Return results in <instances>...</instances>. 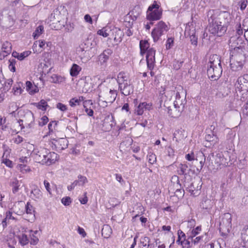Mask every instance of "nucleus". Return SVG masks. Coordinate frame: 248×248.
Segmentation results:
<instances>
[{"label":"nucleus","mask_w":248,"mask_h":248,"mask_svg":"<svg viewBox=\"0 0 248 248\" xmlns=\"http://www.w3.org/2000/svg\"><path fill=\"white\" fill-rule=\"evenodd\" d=\"M42 192L38 187L34 188L31 192L30 197L35 201L40 200L42 198Z\"/></svg>","instance_id":"obj_26"},{"label":"nucleus","mask_w":248,"mask_h":248,"mask_svg":"<svg viewBox=\"0 0 248 248\" xmlns=\"http://www.w3.org/2000/svg\"><path fill=\"white\" fill-rule=\"evenodd\" d=\"M82 68L78 65L74 63L70 70V74L72 77H77L81 71Z\"/></svg>","instance_id":"obj_33"},{"label":"nucleus","mask_w":248,"mask_h":248,"mask_svg":"<svg viewBox=\"0 0 248 248\" xmlns=\"http://www.w3.org/2000/svg\"><path fill=\"white\" fill-rule=\"evenodd\" d=\"M174 44V38L172 37L168 38L166 41V48L167 49L171 48Z\"/></svg>","instance_id":"obj_52"},{"label":"nucleus","mask_w":248,"mask_h":248,"mask_svg":"<svg viewBox=\"0 0 248 248\" xmlns=\"http://www.w3.org/2000/svg\"><path fill=\"white\" fill-rule=\"evenodd\" d=\"M246 101L247 102L244 104L242 108L241 115L243 118L248 120V97Z\"/></svg>","instance_id":"obj_40"},{"label":"nucleus","mask_w":248,"mask_h":248,"mask_svg":"<svg viewBox=\"0 0 248 248\" xmlns=\"http://www.w3.org/2000/svg\"><path fill=\"white\" fill-rule=\"evenodd\" d=\"M46 159V163L45 164L47 165H50L53 163H54L58 159V155L54 152H49L47 150V155L45 157Z\"/></svg>","instance_id":"obj_22"},{"label":"nucleus","mask_w":248,"mask_h":248,"mask_svg":"<svg viewBox=\"0 0 248 248\" xmlns=\"http://www.w3.org/2000/svg\"><path fill=\"white\" fill-rule=\"evenodd\" d=\"M44 184L47 192L49 193V195H51L52 193L49 183L46 180H44Z\"/></svg>","instance_id":"obj_57"},{"label":"nucleus","mask_w":248,"mask_h":248,"mask_svg":"<svg viewBox=\"0 0 248 248\" xmlns=\"http://www.w3.org/2000/svg\"><path fill=\"white\" fill-rule=\"evenodd\" d=\"M235 37H231L230 44L233 49L231 51L230 60L234 63L236 61L244 62L247 57H248V46L242 43L239 37L235 43Z\"/></svg>","instance_id":"obj_1"},{"label":"nucleus","mask_w":248,"mask_h":248,"mask_svg":"<svg viewBox=\"0 0 248 248\" xmlns=\"http://www.w3.org/2000/svg\"><path fill=\"white\" fill-rule=\"evenodd\" d=\"M169 30V27L163 21H159L152 30L151 36L154 42L158 41L161 36L165 34Z\"/></svg>","instance_id":"obj_10"},{"label":"nucleus","mask_w":248,"mask_h":248,"mask_svg":"<svg viewBox=\"0 0 248 248\" xmlns=\"http://www.w3.org/2000/svg\"><path fill=\"white\" fill-rule=\"evenodd\" d=\"M78 179L76 180L78 183V186H83L84 184L88 183V180L85 176L79 175L78 177Z\"/></svg>","instance_id":"obj_47"},{"label":"nucleus","mask_w":248,"mask_h":248,"mask_svg":"<svg viewBox=\"0 0 248 248\" xmlns=\"http://www.w3.org/2000/svg\"><path fill=\"white\" fill-rule=\"evenodd\" d=\"M12 48L11 43L8 41L3 42L2 46V51L0 53V59H2L10 54L12 51Z\"/></svg>","instance_id":"obj_19"},{"label":"nucleus","mask_w":248,"mask_h":248,"mask_svg":"<svg viewBox=\"0 0 248 248\" xmlns=\"http://www.w3.org/2000/svg\"><path fill=\"white\" fill-rule=\"evenodd\" d=\"M116 80L121 93L125 96L129 95L132 91V86L128 75L121 72L118 74Z\"/></svg>","instance_id":"obj_4"},{"label":"nucleus","mask_w":248,"mask_h":248,"mask_svg":"<svg viewBox=\"0 0 248 248\" xmlns=\"http://www.w3.org/2000/svg\"><path fill=\"white\" fill-rule=\"evenodd\" d=\"M185 36L189 37L191 44L196 46L197 45L198 37L196 35V30L194 27H191L187 26L185 30Z\"/></svg>","instance_id":"obj_15"},{"label":"nucleus","mask_w":248,"mask_h":248,"mask_svg":"<svg viewBox=\"0 0 248 248\" xmlns=\"http://www.w3.org/2000/svg\"><path fill=\"white\" fill-rule=\"evenodd\" d=\"M215 158V163L217 164H220L222 163L223 157V155L221 153H217L214 157Z\"/></svg>","instance_id":"obj_51"},{"label":"nucleus","mask_w":248,"mask_h":248,"mask_svg":"<svg viewBox=\"0 0 248 248\" xmlns=\"http://www.w3.org/2000/svg\"><path fill=\"white\" fill-rule=\"evenodd\" d=\"M236 28V34L239 36L238 37L240 38L239 36H241V35H242L243 33V29L241 27L240 24H237ZM234 37L236 38L235 41V42L236 43L237 42L236 40H237V38H238V37H236V36H234ZM239 39L242 40V39L241 38H239Z\"/></svg>","instance_id":"obj_50"},{"label":"nucleus","mask_w":248,"mask_h":248,"mask_svg":"<svg viewBox=\"0 0 248 248\" xmlns=\"http://www.w3.org/2000/svg\"><path fill=\"white\" fill-rule=\"evenodd\" d=\"M140 53L142 55L145 54L150 48V44L147 40H141L140 42Z\"/></svg>","instance_id":"obj_31"},{"label":"nucleus","mask_w":248,"mask_h":248,"mask_svg":"<svg viewBox=\"0 0 248 248\" xmlns=\"http://www.w3.org/2000/svg\"><path fill=\"white\" fill-rule=\"evenodd\" d=\"M188 166L186 164H180L178 167L177 172L179 175L186 174Z\"/></svg>","instance_id":"obj_39"},{"label":"nucleus","mask_w":248,"mask_h":248,"mask_svg":"<svg viewBox=\"0 0 248 248\" xmlns=\"http://www.w3.org/2000/svg\"><path fill=\"white\" fill-rule=\"evenodd\" d=\"M61 202L64 205L68 206L71 203L72 200L70 197H65L62 199Z\"/></svg>","instance_id":"obj_53"},{"label":"nucleus","mask_w":248,"mask_h":248,"mask_svg":"<svg viewBox=\"0 0 248 248\" xmlns=\"http://www.w3.org/2000/svg\"><path fill=\"white\" fill-rule=\"evenodd\" d=\"M186 159L189 161H192L195 159V155L193 152H191L190 153H188L185 156Z\"/></svg>","instance_id":"obj_56"},{"label":"nucleus","mask_w":248,"mask_h":248,"mask_svg":"<svg viewBox=\"0 0 248 248\" xmlns=\"http://www.w3.org/2000/svg\"><path fill=\"white\" fill-rule=\"evenodd\" d=\"M47 155V149L45 148H40L39 150H34L32 152V155L35 162L45 164L46 159L45 157Z\"/></svg>","instance_id":"obj_13"},{"label":"nucleus","mask_w":248,"mask_h":248,"mask_svg":"<svg viewBox=\"0 0 248 248\" xmlns=\"http://www.w3.org/2000/svg\"><path fill=\"white\" fill-rule=\"evenodd\" d=\"M5 217L9 220L10 219L15 220L16 218L13 216V213L10 211H8L5 213Z\"/></svg>","instance_id":"obj_60"},{"label":"nucleus","mask_w":248,"mask_h":248,"mask_svg":"<svg viewBox=\"0 0 248 248\" xmlns=\"http://www.w3.org/2000/svg\"><path fill=\"white\" fill-rule=\"evenodd\" d=\"M50 79L51 81L54 83L60 84L65 81V78L64 77L56 74H53L51 76Z\"/></svg>","instance_id":"obj_34"},{"label":"nucleus","mask_w":248,"mask_h":248,"mask_svg":"<svg viewBox=\"0 0 248 248\" xmlns=\"http://www.w3.org/2000/svg\"><path fill=\"white\" fill-rule=\"evenodd\" d=\"M209 25L208 27L209 31L214 35L218 36L223 35L226 31V28L217 19H212L210 17H208Z\"/></svg>","instance_id":"obj_9"},{"label":"nucleus","mask_w":248,"mask_h":248,"mask_svg":"<svg viewBox=\"0 0 248 248\" xmlns=\"http://www.w3.org/2000/svg\"><path fill=\"white\" fill-rule=\"evenodd\" d=\"M11 186H12V192L14 194L17 193L19 190L20 185L19 181L16 178H15L12 180Z\"/></svg>","instance_id":"obj_36"},{"label":"nucleus","mask_w":248,"mask_h":248,"mask_svg":"<svg viewBox=\"0 0 248 248\" xmlns=\"http://www.w3.org/2000/svg\"><path fill=\"white\" fill-rule=\"evenodd\" d=\"M117 95V91L109 90L107 88L101 90L98 94V103L103 107L108 106V103H112Z\"/></svg>","instance_id":"obj_5"},{"label":"nucleus","mask_w":248,"mask_h":248,"mask_svg":"<svg viewBox=\"0 0 248 248\" xmlns=\"http://www.w3.org/2000/svg\"><path fill=\"white\" fill-rule=\"evenodd\" d=\"M151 108L152 105L150 103H140L135 109V113L138 115H141L145 110H150Z\"/></svg>","instance_id":"obj_21"},{"label":"nucleus","mask_w":248,"mask_h":248,"mask_svg":"<svg viewBox=\"0 0 248 248\" xmlns=\"http://www.w3.org/2000/svg\"><path fill=\"white\" fill-rule=\"evenodd\" d=\"M207 17H210L213 19H217L219 23L226 27V30L232 20V16L229 12L220 11L217 9L210 10L208 12Z\"/></svg>","instance_id":"obj_3"},{"label":"nucleus","mask_w":248,"mask_h":248,"mask_svg":"<svg viewBox=\"0 0 248 248\" xmlns=\"http://www.w3.org/2000/svg\"><path fill=\"white\" fill-rule=\"evenodd\" d=\"M112 233L110 227L108 225H104L102 229V235L104 238H108Z\"/></svg>","instance_id":"obj_35"},{"label":"nucleus","mask_w":248,"mask_h":248,"mask_svg":"<svg viewBox=\"0 0 248 248\" xmlns=\"http://www.w3.org/2000/svg\"><path fill=\"white\" fill-rule=\"evenodd\" d=\"M18 123L21 127V129H23L25 127L30 129L33 128L34 124L33 113L31 112L26 113L25 115V120H19Z\"/></svg>","instance_id":"obj_12"},{"label":"nucleus","mask_w":248,"mask_h":248,"mask_svg":"<svg viewBox=\"0 0 248 248\" xmlns=\"http://www.w3.org/2000/svg\"><path fill=\"white\" fill-rule=\"evenodd\" d=\"M232 215L229 213L224 214L220 222L219 231L222 235L226 236L230 232L232 229Z\"/></svg>","instance_id":"obj_11"},{"label":"nucleus","mask_w":248,"mask_h":248,"mask_svg":"<svg viewBox=\"0 0 248 248\" xmlns=\"http://www.w3.org/2000/svg\"><path fill=\"white\" fill-rule=\"evenodd\" d=\"M78 232L80 235L82 236V237H85L86 236V233L84 229L81 227H78Z\"/></svg>","instance_id":"obj_63"},{"label":"nucleus","mask_w":248,"mask_h":248,"mask_svg":"<svg viewBox=\"0 0 248 248\" xmlns=\"http://www.w3.org/2000/svg\"><path fill=\"white\" fill-rule=\"evenodd\" d=\"M196 225V221L194 219H190L187 221V227L191 229L194 228Z\"/></svg>","instance_id":"obj_58"},{"label":"nucleus","mask_w":248,"mask_h":248,"mask_svg":"<svg viewBox=\"0 0 248 248\" xmlns=\"http://www.w3.org/2000/svg\"><path fill=\"white\" fill-rule=\"evenodd\" d=\"M56 108L62 111H65L67 110V106L61 103H58L56 105Z\"/></svg>","instance_id":"obj_55"},{"label":"nucleus","mask_w":248,"mask_h":248,"mask_svg":"<svg viewBox=\"0 0 248 248\" xmlns=\"http://www.w3.org/2000/svg\"><path fill=\"white\" fill-rule=\"evenodd\" d=\"M111 53V51L110 49L105 50L103 53L99 56V60L101 62L105 63L108 60V55Z\"/></svg>","instance_id":"obj_37"},{"label":"nucleus","mask_w":248,"mask_h":248,"mask_svg":"<svg viewBox=\"0 0 248 248\" xmlns=\"http://www.w3.org/2000/svg\"><path fill=\"white\" fill-rule=\"evenodd\" d=\"M33 105L36 107L38 109L42 111H46L49 107L47 102L44 100L42 99L38 103H34Z\"/></svg>","instance_id":"obj_30"},{"label":"nucleus","mask_w":248,"mask_h":248,"mask_svg":"<svg viewBox=\"0 0 248 248\" xmlns=\"http://www.w3.org/2000/svg\"><path fill=\"white\" fill-rule=\"evenodd\" d=\"M31 54V51L29 50L24 51L21 53H19L16 51H13L12 53V56L17 59L19 61H22L25 58L29 56Z\"/></svg>","instance_id":"obj_27"},{"label":"nucleus","mask_w":248,"mask_h":248,"mask_svg":"<svg viewBox=\"0 0 248 248\" xmlns=\"http://www.w3.org/2000/svg\"><path fill=\"white\" fill-rule=\"evenodd\" d=\"M148 162L151 164H154L156 162V155L152 152H149L147 155Z\"/></svg>","instance_id":"obj_43"},{"label":"nucleus","mask_w":248,"mask_h":248,"mask_svg":"<svg viewBox=\"0 0 248 248\" xmlns=\"http://www.w3.org/2000/svg\"><path fill=\"white\" fill-rule=\"evenodd\" d=\"M110 32L111 30L110 28L108 27H105L100 30H99L97 31V34L103 36L104 37H107L109 35Z\"/></svg>","instance_id":"obj_38"},{"label":"nucleus","mask_w":248,"mask_h":248,"mask_svg":"<svg viewBox=\"0 0 248 248\" xmlns=\"http://www.w3.org/2000/svg\"><path fill=\"white\" fill-rule=\"evenodd\" d=\"M48 121V118L46 116H44L42 117L40 120L39 121V125L41 126H43L46 124Z\"/></svg>","instance_id":"obj_54"},{"label":"nucleus","mask_w":248,"mask_h":248,"mask_svg":"<svg viewBox=\"0 0 248 248\" xmlns=\"http://www.w3.org/2000/svg\"><path fill=\"white\" fill-rule=\"evenodd\" d=\"M218 141V138L214 133H211L205 136L204 144L206 147L211 148L215 146Z\"/></svg>","instance_id":"obj_16"},{"label":"nucleus","mask_w":248,"mask_h":248,"mask_svg":"<svg viewBox=\"0 0 248 248\" xmlns=\"http://www.w3.org/2000/svg\"><path fill=\"white\" fill-rule=\"evenodd\" d=\"M87 193H85L83 197H80L79 199L80 203L83 204H86L88 202V199L87 197Z\"/></svg>","instance_id":"obj_61"},{"label":"nucleus","mask_w":248,"mask_h":248,"mask_svg":"<svg viewBox=\"0 0 248 248\" xmlns=\"http://www.w3.org/2000/svg\"><path fill=\"white\" fill-rule=\"evenodd\" d=\"M78 186V183L77 180H75L70 185L67 186V189L69 191H71L77 186Z\"/></svg>","instance_id":"obj_64"},{"label":"nucleus","mask_w":248,"mask_h":248,"mask_svg":"<svg viewBox=\"0 0 248 248\" xmlns=\"http://www.w3.org/2000/svg\"><path fill=\"white\" fill-rule=\"evenodd\" d=\"M49 44V42H46L43 40L36 41L32 46V50L34 53H40L45 48V45L48 46Z\"/></svg>","instance_id":"obj_17"},{"label":"nucleus","mask_w":248,"mask_h":248,"mask_svg":"<svg viewBox=\"0 0 248 248\" xmlns=\"http://www.w3.org/2000/svg\"><path fill=\"white\" fill-rule=\"evenodd\" d=\"M26 90L30 94L33 95L39 92L38 87L30 81L26 82Z\"/></svg>","instance_id":"obj_23"},{"label":"nucleus","mask_w":248,"mask_h":248,"mask_svg":"<svg viewBox=\"0 0 248 248\" xmlns=\"http://www.w3.org/2000/svg\"><path fill=\"white\" fill-rule=\"evenodd\" d=\"M16 168L23 173H25L31 171L30 167L24 164H20L17 165Z\"/></svg>","instance_id":"obj_42"},{"label":"nucleus","mask_w":248,"mask_h":248,"mask_svg":"<svg viewBox=\"0 0 248 248\" xmlns=\"http://www.w3.org/2000/svg\"><path fill=\"white\" fill-rule=\"evenodd\" d=\"M235 87L240 92H245L242 94L241 100L243 102L246 101L248 97V74L239 77L235 83Z\"/></svg>","instance_id":"obj_8"},{"label":"nucleus","mask_w":248,"mask_h":248,"mask_svg":"<svg viewBox=\"0 0 248 248\" xmlns=\"http://www.w3.org/2000/svg\"><path fill=\"white\" fill-rule=\"evenodd\" d=\"M174 94L175 95V100L173 102L174 110L172 112L171 110L169 109L168 113L171 117L177 118L180 116L181 112L184 110L186 101V96H183L182 97L179 92H174Z\"/></svg>","instance_id":"obj_7"},{"label":"nucleus","mask_w":248,"mask_h":248,"mask_svg":"<svg viewBox=\"0 0 248 248\" xmlns=\"http://www.w3.org/2000/svg\"><path fill=\"white\" fill-rule=\"evenodd\" d=\"M9 68L11 71L14 72L16 71L15 64L16 63V61L14 59H11L9 60Z\"/></svg>","instance_id":"obj_49"},{"label":"nucleus","mask_w":248,"mask_h":248,"mask_svg":"<svg viewBox=\"0 0 248 248\" xmlns=\"http://www.w3.org/2000/svg\"><path fill=\"white\" fill-rule=\"evenodd\" d=\"M44 31V27L39 25L33 33V36L34 39H37Z\"/></svg>","instance_id":"obj_45"},{"label":"nucleus","mask_w":248,"mask_h":248,"mask_svg":"<svg viewBox=\"0 0 248 248\" xmlns=\"http://www.w3.org/2000/svg\"><path fill=\"white\" fill-rule=\"evenodd\" d=\"M85 81L84 82V85L83 88V92L85 93L91 91L92 89V85L91 83H88L90 78L88 77H85Z\"/></svg>","instance_id":"obj_41"},{"label":"nucleus","mask_w":248,"mask_h":248,"mask_svg":"<svg viewBox=\"0 0 248 248\" xmlns=\"http://www.w3.org/2000/svg\"><path fill=\"white\" fill-rule=\"evenodd\" d=\"M26 212L27 215H29V217H27V219L30 222H32L35 220V210L33 206L31 204L28 202L25 206Z\"/></svg>","instance_id":"obj_20"},{"label":"nucleus","mask_w":248,"mask_h":248,"mask_svg":"<svg viewBox=\"0 0 248 248\" xmlns=\"http://www.w3.org/2000/svg\"><path fill=\"white\" fill-rule=\"evenodd\" d=\"M244 62L236 61L234 63L230 60V66L232 70L233 71H239L241 70L244 65Z\"/></svg>","instance_id":"obj_32"},{"label":"nucleus","mask_w":248,"mask_h":248,"mask_svg":"<svg viewBox=\"0 0 248 248\" xmlns=\"http://www.w3.org/2000/svg\"><path fill=\"white\" fill-rule=\"evenodd\" d=\"M186 136L185 135V130L182 128L176 130L173 133V140L179 142L184 139Z\"/></svg>","instance_id":"obj_24"},{"label":"nucleus","mask_w":248,"mask_h":248,"mask_svg":"<svg viewBox=\"0 0 248 248\" xmlns=\"http://www.w3.org/2000/svg\"><path fill=\"white\" fill-rule=\"evenodd\" d=\"M201 231V226H197L195 228H192L191 230H190L187 233V234L188 235V239H192L196 235L199 234Z\"/></svg>","instance_id":"obj_29"},{"label":"nucleus","mask_w":248,"mask_h":248,"mask_svg":"<svg viewBox=\"0 0 248 248\" xmlns=\"http://www.w3.org/2000/svg\"><path fill=\"white\" fill-rule=\"evenodd\" d=\"M84 108H87L88 106L92 105L93 103L91 100H85L84 99V101L82 102Z\"/></svg>","instance_id":"obj_62"},{"label":"nucleus","mask_w":248,"mask_h":248,"mask_svg":"<svg viewBox=\"0 0 248 248\" xmlns=\"http://www.w3.org/2000/svg\"><path fill=\"white\" fill-rule=\"evenodd\" d=\"M222 72L220 57L217 54L211 55L209 58L207 70L208 77L215 80L221 76Z\"/></svg>","instance_id":"obj_2"},{"label":"nucleus","mask_w":248,"mask_h":248,"mask_svg":"<svg viewBox=\"0 0 248 248\" xmlns=\"http://www.w3.org/2000/svg\"><path fill=\"white\" fill-rule=\"evenodd\" d=\"M67 142L68 141L65 139L61 138L57 140H53L52 144L57 151H61L67 148Z\"/></svg>","instance_id":"obj_18"},{"label":"nucleus","mask_w":248,"mask_h":248,"mask_svg":"<svg viewBox=\"0 0 248 248\" xmlns=\"http://www.w3.org/2000/svg\"><path fill=\"white\" fill-rule=\"evenodd\" d=\"M146 62L147 67L150 70H152L155 65V50L153 48H149L146 52Z\"/></svg>","instance_id":"obj_14"},{"label":"nucleus","mask_w":248,"mask_h":248,"mask_svg":"<svg viewBox=\"0 0 248 248\" xmlns=\"http://www.w3.org/2000/svg\"><path fill=\"white\" fill-rule=\"evenodd\" d=\"M20 244L22 246L27 245L29 242V239L27 235L24 233H22L18 237Z\"/></svg>","instance_id":"obj_44"},{"label":"nucleus","mask_w":248,"mask_h":248,"mask_svg":"<svg viewBox=\"0 0 248 248\" xmlns=\"http://www.w3.org/2000/svg\"><path fill=\"white\" fill-rule=\"evenodd\" d=\"M243 29L245 31L244 37L248 41V18L244 20L243 23Z\"/></svg>","instance_id":"obj_46"},{"label":"nucleus","mask_w":248,"mask_h":248,"mask_svg":"<svg viewBox=\"0 0 248 248\" xmlns=\"http://www.w3.org/2000/svg\"><path fill=\"white\" fill-rule=\"evenodd\" d=\"M163 10L160 4L156 1L151 4L146 11V19L150 21V24L153 25L154 21L160 20L162 16Z\"/></svg>","instance_id":"obj_6"},{"label":"nucleus","mask_w":248,"mask_h":248,"mask_svg":"<svg viewBox=\"0 0 248 248\" xmlns=\"http://www.w3.org/2000/svg\"><path fill=\"white\" fill-rule=\"evenodd\" d=\"M13 91L15 95L20 94L21 93L22 89L19 86H14Z\"/></svg>","instance_id":"obj_59"},{"label":"nucleus","mask_w":248,"mask_h":248,"mask_svg":"<svg viewBox=\"0 0 248 248\" xmlns=\"http://www.w3.org/2000/svg\"><path fill=\"white\" fill-rule=\"evenodd\" d=\"M84 99L85 97L83 96H78L72 98L69 101V105L73 108L79 106L84 101Z\"/></svg>","instance_id":"obj_25"},{"label":"nucleus","mask_w":248,"mask_h":248,"mask_svg":"<svg viewBox=\"0 0 248 248\" xmlns=\"http://www.w3.org/2000/svg\"><path fill=\"white\" fill-rule=\"evenodd\" d=\"M29 232H30V236L31 238V240L30 241L31 245H36L39 241L38 237L37 236L39 233L38 231L37 230L32 231L30 230L29 231Z\"/></svg>","instance_id":"obj_28"},{"label":"nucleus","mask_w":248,"mask_h":248,"mask_svg":"<svg viewBox=\"0 0 248 248\" xmlns=\"http://www.w3.org/2000/svg\"><path fill=\"white\" fill-rule=\"evenodd\" d=\"M187 190L190 193L191 195L196 196L199 193L198 189H196L193 183H191L189 186L186 188Z\"/></svg>","instance_id":"obj_48"}]
</instances>
